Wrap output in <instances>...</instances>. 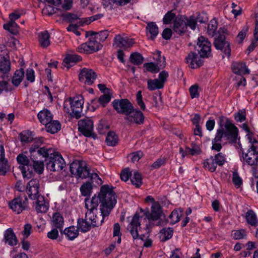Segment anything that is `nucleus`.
<instances>
[{
    "instance_id": "1",
    "label": "nucleus",
    "mask_w": 258,
    "mask_h": 258,
    "mask_svg": "<svg viewBox=\"0 0 258 258\" xmlns=\"http://www.w3.org/2000/svg\"><path fill=\"white\" fill-rule=\"evenodd\" d=\"M115 187L104 184L101 186L98 196L94 195L91 201L85 199V206L87 209L85 218L88 219L93 228L102 225L105 218L108 217L117 203Z\"/></svg>"
},
{
    "instance_id": "2",
    "label": "nucleus",
    "mask_w": 258,
    "mask_h": 258,
    "mask_svg": "<svg viewBox=\"0 0 258 258\" xmlns=\"http://www.w3.org/2000/svg\"><path fill=\"white\" fill-rule=\"evenodd\" d=\"M70 171L71 174L77 178H90L92 182H95L98 184H101L103 183L102 180L97 173L90 172L86 163L84 161L78 160L74 161L70 164Z\"/></svg>"
},
{
    "instance_id": "3",
    "label": "nucleus",
    "mask_w": 258,
    "mask_h": 258,
    "mask_svg": "<svg viewBox=\"0 0 258 258\" xmlns=\"http://www.w3.org/2000/svg\"><path fill=\"white\" fill-rule=\"evenodd\" d=\"M96 32L87 31L85 32V37H88V41L81 44L77 48L78 52L80 53H90L96 52L102 48L103 45L96 39Z\"/></svg>"
},
{
    "instance_id": "4",
    "label": "nucleus",
    "mask_w": 258,
    "mask_h": 258,
    "mask_svg": "<svg viewBox=\"0 0 258 258\" xmlns=\"http://www.w3.org/2000/svg\"><path fill=\"white\" fill-rule=\"evenodd\" d=\"M218 36L214 38L213 45L217 50H220L227 56L231 54L230 43L226 40V36L229 34V32L225 27H221L218 31Z\"/></svg>"
},
{
    "instance_id": "5",
    "label": "nucleus",
    "mask_w": 258,
    "mask_h": 258,
    "mask_svg": "<svg viewBox=\"0 0 258 258\" xmlns=\"http://www.w3.org/2000/svg\"><path fill=\"white\" fill-rule=\"evenodd\" d=\"M46 167L52 172H60L66 166V162L61 155L57 152L51 153L47 159H45Z\"/></svg>"
},
{
    "instance_id": "6",
    "label": "nucleus",
    "mask_w": 258,
    "mask_h": 258,
    "mask_svg": "<svg viewBox=\"0 0 258 258\" xmlns=\"http://www.w3.org/2000/svg\"><path fill=\"white\" fill-rule=\"evenodd\" d=\"M240 159L243 165L252 166L253 172V168L256 169L255 166L258 162V147L255 145H249L247 152H244L242 156H240Z\"/></svg>"
},
{
    "instance_id": "7",
    "label": "nucleus",
    "mask_w": 258,
    "mask_h": 258,
    "mask_svg": "<svg viewBox=\"0 0 258 258\" xmlns=\"http://www.w3.org/2000/svg\"><path fill=\"white\" fill-rule=\"evenodd\" d=\"M226 162V156L221 152H219L215 156H211L209 158L205 160L203 162V167L211 172L216 171L217 166L222 167Z\"/></svg>"
},
{
    "instance_id": "8",
    "label": "nucleus",
    "mask_w": 258,
    "mask_h": 258,
    "mask_svg": "<svg viewBox=\"0 0 258 258\" xmlns=\"http://www.w3.org/2000/svg\"><path fill=\"white\" fill-rule=\"evenodd\" d=\"M67 102H69L71 105V116L77 119L80 118L83 115L82 112L84 103L83 96L78 95L73 97H70L66 100L65 103Z\"/></svg>"
},
{
    "instance_id": "9",
    "label": "nucleus",
    "mask_w": 258,
    "mask_h": 258,
    "mask_svg": "<svg viewBox=\"0 0 258 258\" xmlns=\"http://www.w3.org/2000/svg\"><path fill=\"white\" fill-rule=\"evenodd\" d=\"M195 49L198 51L201 57L205 58L212 56L211 43L208 38L203 36H201L198 38Z\"/></svg>"
},
{
    "instance_id": "10",
    "label": "nucleus",
    "mask_w": 258,
    "mask_h": 258,
    "mask_svg": "<svg viewBox=\"0 0 258 258\" xmlns=\"http://www.w3.org/2000/svg\"><path fill=\"white\" fill-rule=\"evenodd\" d=\"M113 109L118 113L127 116L134 107L131 102L126 98L114 99L112 102Z\"/></svg>"
},
{
    "instance_id": "11",
    "label": "nucleus",
    "mask_w": 258,
    "mask_h": 258,
    "mask_svg": "<svg viewBox=\"0 0 258 258\" xmlns=\"http://www.w3.org/2000/svg\"><path fill=\"white\" fill-rule=\"evenodd\" d=\"M78 130L85 137L95 139L96 135L93 133V122L92 119L85 117L78 121Z\"/></svg>"
},
{
    "instance_id": "12",
    "label": "nucleus",
    "mask_w": 258,
    "mask_h": 258,
    "mask_svg": "<svg viewBox=\"0 0 258 258\" xmlns=\"http://www.w3.org/2000/svg\"><path fill=\"white\" fill-rule=\"evenodd\" d=\"M124 119L127 124L142 125L145 122V116L141 110L134 107L128 115L124 116Z\"/></svg>"
},
{
    "instance_id": "13",
    "label": "nucleus",
    "mask_w": 258,
    "mask_h": 258,
    "mask_svg": "<svg viewBox=\"0 0 258 258\" xmlns=\"http://www.w3.org/2000/svg\"><path fill=\"white\" fill-rule=\"evenodd\" d=\"M10 208L17 214L21 213L28 206V199L25 195L18 196L9 202Z\"/></svg>"
},
{
    "instance_id": "14",
    "label": "nucleus",
    "mask_w": 258,
    "mask_h": 258,
    "mask_svg": "<svg viewBox=\"0 0 258 258\" xmlns=\"http://www.w3.org/2000/svg\"><path fill=\"white\" fill-rule=\"evenodd\" d=\"M141 217L140 216L139 214L138 213H136L130 224L127 227V229L129 230L130 233L134 239H137L140 238L141 240H143L145 237V235L144 234H142L140 236L138 233V227H140L141 223L140 221V218Z\"/></svg>"
},
{
    "instance_id": "15",
    "label": "nucleus",
    "mask_w": 258,
    "mask_h": 258,
    "mask_svg": "<svg viewBox=\"0 0 258 258\" xmlns=\"http://www.w3.org/2000/svg\"><path fill=\"white\" fill-rule=\"evenodd\" d=\"M225 138L232 144L236 143L238 136V129L231 121L225 124L224 128Z\"/></svg>"
},
{
    "instance_id": "16",
    "label": "nucleus",
    "mask_w": 258,
    "mask_h": 258,
    "mask_svg": "<svg viewBox=\"0 0 258 258\" xmlns=\"http://www.w3.org/2000/svg\"><path fill=\"white\" fill-rule=\"evenodd\" d=\"M96 78L97 74L92 69L85 68L81 70L79 75V81L88 85H92Z\"/></svg>"
},
{
    "instance_id": "17",
    "label": "nucleus",
    "mask_w": 258,
    "mask_h": 258,
    "mask_svg": "<svg viewBox=\"0 0 258 258\" xmlns=\"http://www.w3.org/2000/svg\"><path fill=\"white\" fill-rule=\"evenodd\" d=\"M39 181L38 179H32L27 183L26 189L29 198L32 200H35L39 198Z\"/></svg>"
},
{
    "instance_id": "18",
    "label": "nucleus",
    "mask_w": 258,
    "mask_h": 258,
    "mask_svg": "<svg viewBox=\"0 0 258 258\" xmlns=\"http://www.w3.org/2000/svg\"><path fill=\"white\" fill-rule=\"evenodd\" d=\"M200 55L193 51L190 52L186 57V62L188 64V67L192 69H198L204 64V60Z\"/></svg>"
},
{
    "instance_id": "19",
    "label": "nucleus",
    "mask_w": 258,
    "mask_h": 258,
    "mask_svg": "<svg viewBox=\"0 0 258 258\" xmlns=\"http://www.w3.org/2000/svg\"><path fill=\"white\" fill-rule=\"evenodd\" d=\"M173 31L179 36L183 35L187 32L185 21L182 15L178 16L174 20L172 27Z\"/></svg>"
},
{
    "instance_id": "20",
    "label": "nucleus",
    "mask_w": 258,
    "mask_h": 258,
    "mask_svg": "<svg viewBox=\"0 0 258 258\" xmlns=\"http://www.w3.org/2000/svg\"><path fill=\"white\" fill-rule=\"evenodd\" d=\"M146 214L150 217H148L149 220H157L161 218L162 215H164V217H165L163 213L162 207L158 202L153 203L151 206V212H150L149 209L147 208Z\"/></svg>"
},
{
    "instance_id": "21",
    "label": "nucleus",
    "mask_w": 258,
    "mask_h": 258,
    "mask_svg": "<svg viewBox=\"0 0 258 258\" xmlns=\"http://www.w3.org/2000/svg\"><path fill=\"white\" fill-rule=\"evenodd\" d=\"M114 44L116 47L126 49L132 46L134 43V39L128 37H123L120 35H117L114 38Z\"/></svg>"
},
{
    "instance_id": "22",
    "label": "nucleus",
    "mask_w": 258,
    "mask_h": 258,
    "mask_svg": "<svg viewBox=\"0 0 258 258\" xmlns=\"http://www.w3.org/2000/svg\"><path fill=\"white\" fill-rule=\"evenodd\" d=\"M11 166L8 160L5 158V151L4 145H0V175L5 176L10 170Z\"/></svg>"
},
{
    "instance_id": "23",
    "label": "nucleus",
    "mask_w": 258,
    "mask_h": 258,
    "mask_svg": "<svg viewBox=\"0 0 258 258\" xmlns=\"http://www.w3.org/2000/svg\"><path fill=\"white\" fill-rule=\"evenodd\" d=\"M231 69L234 74L238 75H245L250 73L244 62H233L231 65Z\"/></svg>"
},
{
    "instance_id": "24",
    "label": "nucleus",
    "mask_w": 258,
    "mask_h": 258,
    "mask_svg": "<svg viewBox=\"0 0 258 258\" xmlns=\"http://www.w3.org/2000/svg\"><path fill=\"white\" fill-rule=\"evenodd\" d=\"M3 241L11 246H14L18 243L17 237L12 228H8L4 232Z\"/></svg>"
},
{
    "instance_id": "25",
    "label": "nucleus",
    "mask_w": 258,
    "mask_h": 258,
    "mask_svg": "<svg viewBox=\"0 0 258 258\" xmlns=\"http://www.w3.org/2000/svg\"><path fill=\"white\" fill-rule=\"evenodd\" d=\"M82 57L76 54H68L63 60L62 65L68 69L82 60Z\"/></svg>"
},
{
    "instance_id": "26",
    "label": "nucleus",
    "mask_w": 258,
    "mask_h": 258,
    "mask_svg": "<svg viewBox=\"0 0 258 258\" xmlns=\"http://www.w3.org/2000/svg\"><path fill=\"white\" fill-rule=\"evenodd\" d=\"M51 149H47L46 147H41L36 149L32 152H30V158L31 160H37L38 157H42L47 159L51 153Z\"/></svg>"
},
{
    "instance_id": "27",
    "label": "nucleus",
    "mask_w": 258,
    "mask_h": 258,
    "mask_svg": "<svg viewBox=\"0 0 258 258\" xmlns=\"http://www.w3.org/2000/svg\"><path fill=\"white\" fill-rule=\"evenodd\" d=\"M146 34L149 36V39L154 40L159 33V28L155 22H150L147 23L146 27Z\"/></svg>"
},
{
    "instance_id": "28",
    "label": "nucleus",
    "mask_w": 258,
    "mask_h": 258,
    "mask_svg": "<svg viewBox=\"0 0 258 258\" xmlns=\"http://www.w3.org/2000/svg\"><path fill=\"white\" fill-rule=\"evenodd\" d=\"M143 67L145 69V70L144 71V72H148L152 74H157L159 73L161 70L163 69L165 67V64L162 63L158 65L155 62H150L144 63Z\"/></svg>"
},
{
    "instance_id": "29",
    "label": "nucleus",
    "mask_w": 258,
    "mask_h": 258,
    "mask_svg": "<svg viewBox=\"0 0 258 258\" xmlns=\"http://www.w3.org/2000/svg\"><path fill=\"white\" fill-rule=\"evenodd\" d=\"M245 218L246 222L250 226L254 227H256L258 226V218L253 210H248L245 213Z\"/></svg>"
},
{
    "instance_id": "30",
    "label": "nucleus",
    "mask_w": 258,
    "mask_h": 258,
    "mask_svg": "<svg viewBox=\"0 0 258 258\" xmlns=\"http://www.w3.org/2000/svg\"><path fill=\"white\" fill-rule=\"evenodd\" d=\"M37 117L40 122L45 124L53 119V115L50 110L46 108L41 110L37 114Z\"/></svg>"
},
{
    "instance_id": "31",
    "label": "nucleus",
    "mask_w": 258,
    "mask_h": 258,
    "mask_svg": "<svg viewBox=\"0 0 258 258\" xmlns=\"http://www.w3.org/2000/svg\"><path fill=\"white\" fill-rule=\"evenodd\" d=\"M93 226L88 220V219L85 217L83 218H78L77 220V228L83 233H86L89 231Z\"/></svg>"
},
{
    "instance_id": "32",
    "label": "nucleus",
    "mask_w": 258,
    "mask_h": 258,
    "mask_svg": "<svg viewBox=\"0 0 258 258\" xmlns=\"http://www.w3.org/2000/svg\"><path fill=\"white\" fill-rule=\"evenodd\" d=\"M47 132L51 134H54L59 132L61 129V124L58 120L49 121L44 124Z\"/></svg>"
},
{
    "instance_id": "33",
    "label": "nucleus",
    "mask_w": 258,
    "mask_h": 258,
    "mask_svg": "<svg viewBox=\"0 0 258 258\" xmlns=\"http://www.w3.org/2000/svg\"><path fill=\"white\" fill-rule=\"evenodd\" d=\"M64 234L66 237L69 240H73L79 235V230L74 226H71L62 230V233Z\"/></svg>"
},
{
    "instance_id": "34",
    "label": "nucleus",
    "mask_w": 258,
    "mask_h": 258,
    "mask_svg": "<svg viewBox=\"0 0 258 258\" xmlns=\"http://www.w3.org/2000/svg\"><path fill=\"white\" fill-rule=\"evenodd\" d=\"M19 139L23 144H28L34 140L33 132L25 130L19 134Z\"/></svg>"
},
{
    "instance_id": "35",
    "label": "nucleus",
    "mask_w": 258,
    "mask_h": 258,
    "mask_svg": "<svg viewBox=\"0 0 258 258\" xmlns=\"http://www.w3.org/2000/svg\"><path fill=\"white\" fill-rule=\"evenodd\" d=\"M52 222L53 226L58 228L61 233H62V228H63L64 220L62 216L59 212H55L53 214L52 217Z\"/></svg>"
},
{
    "instance_id": "36",
    "label": "nucleus",
    "mask_w": 258,
    "mask_h": 258,
    "mask_svg": "<svg viewBox=\"0 0 258 258\" xmlns=\"http://www.w3.org/2000/svg\"><path fill=\"white\" fill-rule=\"evenodd\" d=\"M38 41L43 48H46L50 45V35L47 30L41 32L39 34Z\"/></svg>"
},
{
    "instance_id": "37",
    "label": "nucleus",
    "mask_w": 258,
    "mask_h": 258,
    "mask_svg": "<svg viewBox=\"0 0 258 258\" xmlns=\"http://www.w3.org/2000/svg\"><path fill=\"white\" fill-rule=\"evenodd\" d=\"M24 70L21 68L17 70L12 78V83L16 87H17L23 81L24 78Z\"/></svg>"
},
{
    "instance_id": "38",
    "label": "nucleus",
    "mask_w": 258,
    "mask_h": 258,
    "mask_svg": "<svg viewBox=\"0 0 258 258\" xmlns=\"http://www.w3.org/2000/svg\"><path fill=\"white\" fill-rule=\"evenodd\" d=\"M105 142L107 146L114 147L118 142V137L113 131H109L106 136Z\"/></svg>"
},
{
    "instance_id": "39",
    "label": "nucleus",
    "mask_w": 258,
    "mask_h": 258,
    "mask_svg": "<svg viewBox=\"0 0 258 258\" xmlns=\"http://www.w3.org/2000/svg\"><path fill=\"white\" fill-rule=\"evenodd\" d=\"M36 210L38 213H45L48 209V207L45 202L44 197L41 196L36 198Z\"/></svg>"
},
{
    "instance_id": "40",
    "label": "nucleus",
    "mask_w": 258,
    "mask_h": 258,
    "mask_svg": "<svg viewBox=\"0 0 258 258\" xmlns=\"http://www.w3.org/2000/svg\"><path fill=\"white\" fill-rule=\"evenodd\" d=\"M19 168L21 171L23 177L27 179L32 178L34 175V169L31 164L28 166H19Z\"/></svg>"
},
{
    "instance_id": "41",
    "label": "nucleus",
    "mask_w": 258,
    "mask_h": 258,
    "mask_svg": "<svg viewBox=\"0 0 258 258\" xmlns=\"http://www.w3.org/2000/svg\"><path fill=\"white\" fill-rule=\"evenodd\" d=\"M144 58L139 52H135L131 54L130 61L134 65L139 66L143 63Z\"/></svg>"
},
{
    "instance_id": "42",
    "label": "nucleus",
    "mask_w": 258,
    "mask_h": 258,
    "mask_svg": "<svg viewBox=\"0 0 258 258\" xmlns=\"http://www.w3.org/2000/svg\"><path fill=\"white\" fill-rule=\"evenodd\" d=\"M92 188L93 187L91 182L87 181L84 183L80 187L82 195L89 198L92 192Z\"/></svg>"
},
{
    "instance_id": "43",
    "label": "nucleus",
    "mask_w": 258,
    "mask_h": 258,
    "mask_svg": "<svg viewBox=\"0 0 258 258\" xmlns=\"http://www.w3.org/2000/svg\"><path fill=\"white\" fill-rule=\"evenodd\" d=\"M163 86L160 83L158 79H149L147 81V88L150 91L163 88Z\"/></svg>"
},
{
    "instance_id": "44",
    "label": "nucleus",
    "mask_w": 258,
    "mask_h": 258,
    "mask_svg": "<svg viewBox=\"0 0 258 258\" xmlns=\"http://www.w3.org/2000/svg\"><path fill=\"white\" fill-rule=\"evenodd\" d=\"M4 29L8 30L13 35H17L19 33V26L16 22H9L3 26Z\"/></svg>"
},
{
    "instance_id": "45",
    "label": "nucleus",
    "mask_w": 258,
    "mask_h": 258,
    "mask_svg": "<svg viewBox=\"0 0 258 258\" xmlns=\"http://www.w3.org/2000/svg\"><path fill=\"white\" fill-rule=\"evenodd\" d=\"M182 17L185 21L186 27L187 28V26H188L191 30H195L197 25V21L196 20V17L190 16L189 17H187L183 15H182Z\"/></svg>"
},
{
    "instance_id": "46",
    "label": "nucleus",
    "mask_w": 258,
    "mask_h": 258,
    "mask_svg": "<svg viewBox=\"0 0 258 258\" xmlns=\"http://www.w3.org/2000/svg\"><path fill=\"white\" fill-rule=\"evenodd\" d=\"M131 181L136 188H140L143 183L141 174L137 171L135 172L133 176L131 177Z\"/></svg>"
},
{
    "instance_id": "47",
    "label": "nucleus",
    "mask_w": 258,
    "mask_h": 258,
    "mask_svg": "<svg viewBox=\"0 0 258 258\" xmlns=\"http://www.w3.org/2000/svg\"><path fill=\"white\" fill-rule=\"evenodd\" d=\"M231 236L235 240L244 239L247 236V232L244 229L233 230L232 231Z\"/></svg>"
},
{
    "instance_id": "48",
    "label": "nucleus",
    "mask_w": 258,
    "mask_h": 258,
    "mask_svg": "<svg viewBox=\"0 0 258 258\" xmlns=\"http://www.w3.org/2000/svg\"><path fill=\"white\" fill-rule=\"evenodd\" d=\"M218 27V23L215 19L211 20L207 26V33L209 35L213 37Z\"/></svg>"
},
{
    "instance_id": "49",
    "label": "nucleus",
    "mask_w": 258,
    "mask_h": 258,
    "mask_svg": "<svg viewBox=\"0 0 258 258\" xmlns=\"http://www.w3.org/2000/svg\"><path fill=\"white\" fill-rule=\"evenodd\" d=\"M160 233L164 235L161 241L165 242L172 238L173 234V229L171 227L163 228L160 230Z\"/></svg>"
},
{
    "instance_id": "50",
    "label": "nucleus",
    "mask_w": 258,
    "mask_h": 258,
    "mask_svg": "<svg viewBox=\"0 0 258 258\" xmlns=\"http://www.w3.org/2000/svg\"><path fill=\"white\" fill-rule=\"evenodd\" d=\"M254 39L252 40L251 44L247 47L246 51H248V54L252 51L256 47V42L258 41V22L256 21L255 24V29L253 33Z\"/></svg>"
},
{
    "instance_id": "51",
    "label": "nucleus",
    "mask_w": 258,
    "mask_h": 258,
    "mask_svg": "<svg viewBox=\"0 0 258 258\" xmlns=\"http://www.w3.org/2000/svg\"><path fill=\"white\" fill-rule=\"evenodd\" d=\"M191 148L186 147V152H189V154L192 156L200 155L201 152V149L199 145L192 142L190 144Z\"/></svg>"
},
{
    "instance_id": "52",
    "label": "nucleus",
    "mask_w": 258,
    "mask_h": 258,
    "mask_svg": "<svg viewBox=\"0 0 258 258\" xmlns=\"http://www.w3.org/2000/svg\"><path fill=\"white\" fill-rule=\"evenodd\" d=\"M16 160L17 163L20 165V166L26 167L31 164L30 159L23 153L19 154L16 158Z\"/></svg>"
},
{
    "instance_id": "53",
    "label": "nucleus",
    "mask_w": 258,
    "mask_h": 258,
    "mask_svg": "<svg viewBox=\"0 0 258 258\" xmlns=\"http://www.w3.org/2000/svg\"><path fill=\"white\" fill-rule=\"evenodd\" d=\"M176 14L173 13V10L168 11L164 16L162 21L164 24L168 25L171 23L176 18Z\"/></svg>"
},
{
    "instance_id": "54",
    "label": "nucleus",
    "mask_w": 258,
    "mask_h": 258,
    "mask_svg": "<svg viewBox=\"0 0 258 258\" xmlns=\"http://www.w3.org/2000/svg\"><path fill=\"white\" fill-rule=\"evenodd\" d=\"M31 161L33 162L32 167L34 170L39 174H42L44 171V164L43 161L37 160Z\"/></svg>"
},
{
    "instance_id": "55",
    "label": "nucleus",
    "mask_w": 258,
    "mask_h": 258,
    "mask_svg": "<svg viewBox=\"0 0 258 258\" xmlns=\"http://www.w3.org/2000/svg\"><path fill=\"white\" fill-rule=\"evenodd\" d=\"M61 17L62 18L63 20L71 24L79 19V17L77 15L72 13L63 14L61 15Z\"/></svg>"
},
{
    "instance_id": "56",
    "label": "nucleus",
    "mask_w": 258,
    "mask_h": 258,
    "mask_svg": "<svg viewBox=\"0 0 258 258\" xmlns=\"http://www.w3.org/2000/svg\"><path fill=\"white\" fill-rule=\"evenodd\" d=\"M33 144L31 145V146L29 148V152H32L34 154V151L36 150V149L40 148V146L44 142V138L43 137H39L38 138L34 139Z\"/></svg>"
},
{
    "instance_id": "57",
    "label": "nucleus",
    "mask_w": 258,
    "mask_h": 258,
    "mask_svg": "<svg viewBox=\"0 0 258 258\" xmlns=\"http://www.w3.org/2000/svg\"><path fill=\"white\" fill-rule=\"evenodd\" d=\"M111 98V94L110 93L104 94L99 97L98 99V101L99 102V103L102 106V107H105L107 104L110 101Z\"/></svg>"
},
{
    "instance_id": "58",
    "label": "nucleus",
    "mask_w": 258,
    "mask_h": 258,
    "mask_svg": "<svg viewBox=\"0 0 258 258\" xmlns=\"http://www.w3.org/2000/svg\"><path fill=\"white\" fill-rule=\"evenodd\" d=\"M154 56L153 59L156 62V64L160 65L162 63H164L166 65V58L164 56H161V51L159 50H156L153 53Z\"/></svg>"
},
{
    "instance_id": "59",
    "label": "nucleus",
    "mask_w": 258,
    "mask_h": 258,
    "mask_svg": "<svg viewBox=\"0 0 258 258\" xmlns=\"http://www.w3.org/2000/svg\"><path fill=\"white\" fill-rule=\"evenodd\" d=\"M232 182L236 188H239L243 184V180L237 172L232 174Z\"/></svg>"
},
{
    "instance_id": "60",
    "label": "nucleus",
    "mask_w": 258,
    "mask_h": 258,
    "mask_svg": "<svg viewBox=\"0 0 258 258\" xmlns=\"http://www.w3.org/2000/svg\"><path fill=\"white\" fill-rule=\"evenodd\" d=\"M246 111L245 109L239 110L234 114V119L237 122H242L246 119Z\"/></svg>"
},
{
    "instance_id": "61",
    "label": "nucleus",
    "mask_w": 258,
    "mask_h": 258,
    "mask_svg": "<svg viewBox=\"0 0 258 258\" xmlns=\"http://www.w3.org/2000/svg\"><path fill=\"white\" fill-rule=\"evenodd\" d=\"M180 215H179L177 210L174 209L170 214L169 218L171 219L170 224L174 225L179 222L180 220Z\"/></svg>"
},
{
    "instance_id": "62",
    "label": "nucleus",
    "mask_w": 258,
    "mask_h": 258,
    "mask_svg": "<svg viewBox=\"0 0 258 258\" xmlns=\"http://www.w3.org/2000/svg\"><path fill=\"white\" fill-rule=\"evenodd\" d=\"M136 101L142 111L146 110V105L143 100L142 91H139L136 94Z\"/></svg>"
},
{
    "instance_id": "63",
    "label": "nucleus",
    "mask_w": 258,
    "mask_h": 258,
    "mask_svg": "<svg viewBox=\"0 0 258 258\" xmlns=\"http://www.w3.org/2000/svg\"><path fill=\"white\" fill-rule=\"evenodd\" d=\"M109 32L107 30L100 31L99 32H96L95 36L96 38L99 39L101 42H104L107 39L109 35Z\"/></svg>"
},
{
    "instance_id": "64",
    "label": "nucleus",
    "mask_w": 258,
    "mask_h": 258,
    "mask_svg": "<svg viewBox=\"0 0 258 258\" xmlns=\"http://www.w3.org/2000/svg\"><path fill=\"white\" fill-rule=\"evenodd\" d=\"M132 176V172L130 171L129 168L123 169L120 174V179L124 181H127Z\"/></svg>"
}]
</instances>
